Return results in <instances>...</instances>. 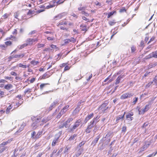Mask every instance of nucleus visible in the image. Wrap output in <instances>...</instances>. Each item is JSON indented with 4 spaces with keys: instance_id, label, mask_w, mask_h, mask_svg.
I'll list each match as a JSON object with an SVG mask.
<instances>
[{
    "instance_id": "53",
    "label": "nucleus",
    "mask_w": 157,
    "mask_h": 157,
    "mask_svg": "<svg viewBox=\"0 0 157 157\" xmlns=\"http://www.w3.org/2000/svg\"><path fill=\"white\" fill-rule=\"evenodd\" d=\"M127 128L125 126H123L122 128V132H123L125 133L126 131Z\"/></svg>"
},
{
    "instance_id": "57",
    "label": "nucleus",
    "mask_w": 157,
    "mask_h": 157,
    "mask_svg": "<svg viewBox=\"0 0 157 157\" xmlns=\"http://www.w3.org/2000/svg\"><path fill=\"white\" fill-rule=\"evenodd\" d=\"M153 82H150L147 83L146 86V87H149L153 83Z\"/></svg>"
},
{
    "instance_id": "12",
    "label": "nucleus",
    "mask_w": 157,
    "mask_h": 157,
    "mask_svg": "<svg viewBox=\"0 0 157 157\" xmlns=\"http://www.w3.org/2000/svg\"><path fill=\"white\" fill-rule=\"evenodd\" d=\"M51 75L49 71H47L40 77V79H42L48 78H49Z\"/></svg>"
},
{
    "instance_id": "26",
    "label": "nucleus",
    "mask_w": 157,
    "mask_h": 157,
    "mask_svg": "<svg viewBox=\"0 0 157 157\" xmlns=\"http://www.w3.org/2000/svg\"><path fill=\"white\" fill-rule=\"evenodd\" d=\"M59 138H55L52 143V146H54L56 145V144L58 142Z\"/></svg>"
},
{
    "instance_id": "37",
    "label": "nucleus",
    "mask_w": 157,
    "mask_h": 157,
    "mask_svg": "<svg viewBox=\"0 0 157 157\" xmlns=\"http://www.w3.org/2000/svg\"><path fill=\"white\" fill-rule=\"evenodd\" d=\"M64 114V113H63V112L60 110L59 113L58 114L56 118L58 119H59L60 118L62 115Z\"/></svg>"
},
{
    "instance_id": "54",
    "label": "nucleus",
    "mask_w": 157,
    "mask_h": 157,
    "mask_svg": "<svg viewBox=\"0 0 157 157\" xmlns=\"http://www.w3.org/2000/svg\"><path fill=\"white\" fill-rule=\"evenodd\" d=\"M5 95L4 92L0 90V96L1 98H2L4 96V95Z\"/></svg>"
},
{
    "instance_id": "14",
    "label": "nucleus",
    "mask_w": 157,
    "mask_h": 157,
    "mask_svg": "<svg viewBox=\"0 0 157 157\" xmlns=\"http://www.w3.org/2000/svg\"><path fill=\"white\" fill-rule=\"evenodd\" d=\"M58 101L57 100L54 101L49 107V110H52L53 108L55 107L57 104H58Z\"/></svg>"
},
{
    "instance_id": "51",
    "label": "nucleus",
    "mask_w": 157,
    "mask_h": 157,
    "mask_svg": "<svg viewBox=\"0 0 157 157\" xmlns=\"http://www.w3.org/2000/svg\"><path fill=\"white\" fill-rule=\"evenodd\" d=\"M153 57L155 58H157V52H152Z\"/></svg>"
},
{
    "instance_id": "21",
    "label": "nucleus",
    "mask_w": 157,
    "mask_h": 157,
    "mask_svg": "<svg viewBox=\"0 0 157 157\" xmlns=\"http://www.w3.org/2000/svg\"><path fill=\"white\" fill-rule=\"evenodd\" d=\"M70 105H67L64 106L61 110L63 113L64 114L68 110L69 108V107Z\"/></svg>"
},
{
    "instance_id": "64",
    "label": "nucleus",
    "mask_w": 157,
    "mask_h": 157,
    "mask_svg": "<svg viewBox=\"0 0 157 157\" xmlns=\"http://www.w3.org/2000/svg\"><path fill=\"white\" fill-rule=\"evenodd\" d=\"M153 82L155 83H157V75L155 76L154 78Z\"/></svg>"
},
{
    "instance_id": "35",
    "label": "nucleus",
    "mask_w": 157,
    "mask_h": 157,
    "mask_svg": "<svg viewBox=\"0 0 157 157\" xmlns=\"http://www.w3.org/2000/svg\"><path fill=\"white\" fill-rule=\"evenodd\" d=\"M82 6V4H80V7L78 8V10L79 11H82L85 10L86 9L85 7Z\"/></svg>"
},
{
    "instance_id": "52",
    "label": "nucleus",
    "mask_w": 157,
    "mask_h": 157,
    "mask_svg": "<svg viewBox=\"0 0 157 157\" xmlns=\"http://www.w3.org/2000/svg\"><path fill=\"white\" fill-rule=\"evenodd\" d=\"M131 49L132 53L134 52L136 50V48L134 46H132L131 48Z\"/></svg>"
},
{
    "instance_id": "33",
    "label": "nucleus",
    "mask_w": 157,
    "mask_h": 157,
    "mask_svg": "<svg viewBox=\"0 0 157 157\" xmlns=\"http://www.w3.org/2000/svg\"><path fill=\"white\" fill-rule=\"evenodd\" d=\"M82 18L83 20L86 21L87 22H92L94 20L93 19H92L91 20H89V19L87 18L85 16H82Z\"/></svg>"
},
{
    "instance_id": "43",
    "label": "nucleus",
    "mask_w": 157,
    "mask_h": 157,
    "mask_svg": "<svg viewBox=\"0 0 157 157\" xmlns=\"http://www.w3.org/2000/svg\"><path fill=\"white\" fill-rule=\"evenodd\" d=\"M5 44L7 47L11 45L12 44V42L10 41H7L5 42Z\"/></svg>"
},
{
    "instance_id": "63",
    "label": "nucleus",
    "mask_w": 157,
    "mask_h": 157,
    "mask_svg": "<svg viewBox=\"0 0 157 157\" xmlns=\"http://www.w3.org/2000/svg\"><path fill=\"white\" fill-rule=\"evenodd\" d=\"M155 64L149 65L148 66V68L149 69H150L151 68L155 67Z\"/></svg>"
},
{
    "instance_id": "10",
    "label": "nucleus",
    "mask_w": 157,
    "mask_h": 157,
    "mask_svg": "<svg viewBox=\"0 0 157 157\" xmlns=\"http://www.w3.org/2000/svg\"><path fill=\"white\" fill-rule=\"evenodd\" d=\"M51 119V117H44L40 122V125L43 126L44 124L47 122Z\"/></svg>"
},
{
    "instance_id": "34",
    "label": "nucleus",
    "mask_w": 157,
    "mask_h": 157,
    "mask_svg": "<svg viewBox=\"0 0 157 157\" xmlns=\"http://www.w3.org/2000/svg\"><path fill=\"white\" fill-rule=\"evenodd\" d=\"M30 63L33 65V66L37 65V64L39 63V62L38 61H36L34 60H32L30 62Z\"/></svg>"
},
{
    "instance_id": "60",
    "label": "nucleus",
    "mask_w": 157,
    "mask_h": 157,
    "mask_svg": "<svg viewBox=\"0 0 157 157\" xmlns=\"http://www.w3.org/2000/svg\"><path fill=\"white\" fill-rule=\"evenodd\" d=\"M40 119H41V118H40V117L37 118L35 119V122H36V123H38L39 122V121H40Z\"/></svg>"
},
{
    "instance_id": "9",
    "label": "nucleus",
    "mask_w": 157,
    "mask_h": 157,
    "mask_svg": "<svg viewBox=\"0 0 157 157\" xmlns=\"http://www.w3.org/2000/svg\"><path fill=\"white\" fill-rule=\"evenodd\" d=\"M133 94L131 93H126L123 94L120 97L121 99H124L131 97Z\"/></svg>"
},
{
    "instance_id": "20",
    "label": "nucleus",
    "mask_w": 157,
    "mask_h": 157,
    "mask_svg": "<svg viewBox=\"0 0 157 157\" xmlns=\"http://www.w3.org/2000/svg\"><path fill=\"white\" fill-rule=\"evenodd\" d=\"M94 115V114L93 113H92L89 115H88L85 118L84 121L85 123H86L87 122L90 120L91 118H92Z\"/></svg>"
},
{
    "instance_id": "61",
    "label": "nucleus",
    "mask_w": 157,
    "mask_h": 157,
    "mask_svg": "<svg viewBox=\"0 0 157 157\" xmlns=\"http://www.w3.org/2000/svg\"><path fill=\"white\" fill-rule=\"evenodd\" d=\"M140 46L141 47H142L143 48L144 47V43L143 40L141 41Z\"/></svg>"
},
{
    "instance_id": "7",
    "label": "nucleus",
    "mask_w": 157,
    "mask_h": 157,
    "mask_svg": "<svg viewBox=\"0 0 157 157\" xmlns=\"http://www.w3.org/2000/svg\"><path fill=\"white\" fill-rule=\"evenodd\" d=\"M90 124L88 125L86 129L85 130V131L87 133H89L91 132V129L94 127V121H92L90 122Z\"/></svg>"
},
{
    "instance_id": "27",
    "label": "nucleus",
    "mask_w": 157,
    "mask_h": 157,
    "mask_svg": "<svg viewBox=\"0 0 157 157\" xmlns=\"http://www.w3.org/2000/svg\"><path fill=\"white\" fill-rule=\"evenodd\" d=\"M13 87V86L12 85L10 84H8L4 86V88L5 89L9 90L11 88Z\"/></svg>"
},
{
    "instance_id": "45",
    "label": "nucleus",
    "mask_w": 157,
    "mask_h": 157,
    "mask_svg": "<svg viewBox=\"0 0 157 157\" xmlns=\"http://www.w3.org/2000/svg\"><path fill=\"white\" fill-rule=\"evenodd\" d=\"M45 45L44 44L38 43L37 44V47L38 48L43 47Z\"/></svg>"
},
{
    "instance_id": "19",
    "label": "nucleus",
    "mask_w": 157,
    "mask_h": 157,
    "mask_svg": "<svg viewBox=\"0 0 157 157\" xmlns=\"http://www.w3.org/2000/svg\"><path fill=\"white\" fill-rule=\"evenodd\" d=\"M126 112H124L123 114L122 115H119L117 117H116V121L117 122H118L120 120H123L125 114Z\"/></svg>"
},
{
    "instance_id": "36",
    "label": "nucleus",
    "mask_w": 157,
    "mask_h": 157,
    "mask_svg": "<svg viewBox=\"0 0 157 157\" xmlns=\"http://www.w3.org/2000/svg\"><path fill=\"white\" fill-rule=\"evenodd\" d=\"M17 66L19 67H21L23 68H26L27 67V66L26 65H23L21 63L18 64Z\"/></svg>"
},
{
    "instance_id": "5",
    "label": "nucleus",
    "mask_w": 157,
    "mask_h": 157,
    "mask_svg": "<svg viewBox=\"0 0 157 157\" xmlns=\"http://www.w3.org/2000/svg\"><path fill=\"white\" fill-rule=\"evenodd\" d=\"M150 107L151 105L150 104H147L145 105L144 108L143 109H138L139 114L140 115L144 114L145 112L149 110Z\"/></svg>"
},
{
    "instance_id": "50",
    "label": "nucleus",
    "mask_w": 157,
    "mask_h": 157,
    "mask_svg": "<svg viewBox=\"0 0 157 157\" xmlns=\"http://www.w3.org/2000/svg\"><path fill=\"white\" fill-rule=\"evenodd\" d=\"M69 39L70 42H72L75 43L76 42V39L74 37H71Z\"/></svg>"
},
{
    "instance_id": "16",
    "label": "nucleus",
    "mask_w": 157,
    "mask_h": 157,
    "mask_svg": "<svg viewBox=\"0 0 157 157\" xmlns=\"http://www.w3.org/2000/svg\"><path fill=\"white\" fill-rule=\"evenodd\" d=\"M89 28V27H87L86 25H80V28L81 30L82 31L84 32L85 33L87 31Z\"/></svg>"
},
{
    "instance_id": "49",
    "label": "nucleus",
    "mask_w": 157,
    "mask_h": 157,
    "mask_svg": "<svg viewBox=\"0 0 157 157\" xmlns=\"http://www.w3.org/2000/svg\"><path fill=\"white\" fill-rule=\"evenodd\" d=\"M116 23V22L114 20L109 22V24L110 26H113Z\"/></svg>"
},
{
    "instance_id": "48",
    "label": "nucleus",
    "mask_w": 157,
    "mask_h": 157,
    "mask_svg": "<svg viewBox=\"0 0 157 157\" xmlns=\"http://www.w3.org/2000/svg\"><path fill=\"white\" fill-rule=\"evenodd\" d=\"M152 57H153V56L152 53H151L149 55H148V56H146L145 57V59H147L151 58Z\"/></svg>"
},
{
    "instance_id": "42",
    "label": "nucleus",
    "mask_w": 157,
    "mask_h": 157,
    "mask_svg": "<svg viewBox=\"0 0 157 157\" xmlns=\"http://www.w3.org/2000/svg\"><path fill=\"white\" fill-rule=\"evenodd\" d=\"M76 136H77V135L75 134H74L72 136H71L69 137L68 140H73L75 139V137H76Z\"/></svg>"
},
{
    "instance_id": "8",
    "label": "nucleus",
    "mask_w": 157,
    "mask_h": 157,
    "mask_svg": "<svg viewBox=\"0 0 157 157\" xmlns=\"http://www.w3.org/2000/svg\"><path fill=\"white\" fill-rule=\"evenodd\" d=\"M73 119L72 117L69 118L63 124V126H59V128H63L64 126L66 128H67L68 127V125L71 122L73 121Z\"/></svg>"
},
{
    "instance_id": "39",
    "label": "nucleus",
    "mask_w": 157,
    "mask_h": 157,
    "mask_svg": "<svg viewBox=\"0 0 157 157\" xmlns=\"http://www.w3.org/2000/svg\"><path fill=\"white\" fill-rule=\"evenodd\" d=\"M80 13L82 14L85 15L86 16H89V14L86 12L85 10L82 11H81Z\"/></svg>"
},
{
    "instance_id": "55",
    "label": "nucleus",
    "mask_w": 157,
    "mask_h": 157,
    "mask_svg": "<svg viewBox=\"0 0 157 157\" xmlns=\"http://www.w3.org/2000/svg\"><path fill=\"white\" fill-rule=\"evenodd\" d=\"M130 21V20H129V19H128L127 20L126 22H124L123 24H122V26L124 27L127 24H128L129 21Z\"/></svg>"
},
{
    "instance_id": "17",
    "label": "nucleus",
    "mask_w": 157,
    "mask_h": 157,
    "mask_svg": "<svg viewBox=\"0 0 157 157\" xmlns=\"http://www.w3.org/2000/svg\"><path fill=\"white\" fill-rule=\"evenodd\" d=\"M13 140V138H11L10 139L8 140L6 142H4L0 144V147H2L10 143Z\"/></svg>"
},
{
    "instance_id": "46",
    "label": "nucleus",
    "mask_w": 157,
    "mask_h": 157,
    "mask_svg": "<svg viewBox=\"0 0 157 157\" xmlns=\"http://www.w3.org/2000/svg\"><path fill=\"white\" fill-rule=\"evenodd\" d=\"M36 132L35 131H33L31 134V137L33 139H35V136L36 135Z\"/></svg>"
},
{
    "instance_id": "47",
    "label": "nucleus",
    "mask_w": 157,
    "mask_h": 157,
    "mask_svg": "<svg viewBox=\"0 0 157 157\" xmlns=\"http://www.w3.org/2000/svg\"><path fill=\"white\" fill-rule=\"evenodd\" d=\"M27 46L26 43H24L19 46V49H21L24 48Z\"/></svg>"
},
{
    "instance_id": "41",
    "label": "nucleus",
    "mask_w": 157,
    "mask_h": 157,
    "mask_svg": "<svg viewBox=\"0 0 157 157\" xmlns=\"http://www.w3.org/2000/svg\"><path fill=\"white\" fill-rule=\"evenodd\" d=\"M149 123L148 121H146L145 122L143 125L142 126V128H146V127L148 126V125L149 124Z\"/></svg>"
},
{
    "instance_id": "1",
    "label": "nucleus",
    "mask_w": 157,
    "mask_h": 157,
    "mask_svg": "<svg viewBox=\"0 0 157 157\" xmlns=\"http://www.w3.org/2000/svg\"><path fill=\"white\" fill-rule=\"evenodd\" d=\"M67 23L66 21L64 22L63 21H62L58 23L56 25L61 30L67 31L68 29L65 27V25H67Z\"/></svg>"
},
{
    "instance_id": "6",
    "label": "nucleus",
    "mask_w": 157,
    "mask_h": 157,
    "mask_svg": "<svg viewBox=\"0 0 157 157\" xmlns=\"http://www.w3.org/2000/svg\"><path fill=\"white\" fill-rule=\"evenodd\" d=\"M107 104L104 103L102 104L99 108V109L100 110L101 113H104L105 111L107 109L108 107L107 106Z\"/></svg>"
},
{
    "instance_id": "38",
    "label": "nucleus",
    "mask_w": 157,
    "mask_h": 157,
    "mask_svg": "<svg viewBox=\"0 0 157 157\" xmlns=\"http://www.w3.org/2000/svg\"><path fill=\"white\" fill-rule=\"evenodd\" d=\"M119 12L120 13H123L124 12H126V10L125 7H123L120 10Z\"/></svg>"
},
{
    "instance_id": "40",
    "label": "nucleus",
    "mask_w": 157,
    "mask_h": 157,
    "mask_svg": "<svg viewBox=\"0 0 157 157\" xmlns=\"http://www.w3.org/2000/svg\"><path fill=\"white\" fill-rule=\"evenodd\" d=\"M100 117V116L98 115L92 121H94V123L95 122L96 123L98 122V119Z\"/></svg>"
},
{
    "instance_id": "23",
    "label": "nucleus",
    "mask_w": 157,
    "mask_h": 157,
    "mask_svg": "<svg viewBox=\"0 0 157 157\" xmlns=\"http://www.w3.org/2000/svg\"><path fill=\"white\" fill-rule=\"evenodd\" d=\"M43 132V131H39L35 136V139H37L40 138Z\"/></svg>"
},
{
    "instance_id": "22",
    "label": "nucleus",
    "mask_w": 157,
    "mask_h": 157,
    "mask_svg": "<svg viewBox=\"0 0 157 157\" xmlns=\"http://www.w3.org/2000/svg\"><path fill=\"white\" fill-rule=\"evenodd\" d=\"M32 92V89L27 88L26 89L24 92L25 95H29Z\"/></svg>"
},
{
    "instance_id": "3",
    "label": "nucleus",
    "mask_w": 157,
    "mask_h": 157,
    "mask_svg": "<svg viewBox=\"0 0 157 157\" xmlns=\"http://www.w3.org/2000/svg\"><path fill=\"white\" fill-rule=\"evenodd\" d=\"M67 13H62L54 16L53 17L52 20L54 22H55L56 21L59 20L65 17Z\"/></svg>"
},
{
    "instance_id": "2",
    "label": "nucleus",
    "mask_w": 157,
    "mask_h": 157,
    "mask_svg": "<svg viewBox=\"0 0 157 157\" xmlns=\"http://www.w3.org/2000/svg\"><path fill=\"white\" fill-rule=\"evenodd\" d=\"M82 120L81 119L77 120L75 122L72 128L70 129V132H73L82 123Z\"/></svg>"
},
{
    "instance_id": "25",
    "label": "nucleus",
    "mask_w": 157,
    "mask_h": 157,
    "mask_svg": "<svg viewBox=\"0 0 157 157\" xmlns=\"http://www.w3.org/2000/svg\"><path fill=\"white\" fill-rule=\"evenodd\" d=\"M50 84L49 83H42L40 85V88L41 90H43L44 88L47 85H49Z\"/></svg>"
},
{
    "instance_id": "24",
    "label": "nucleus",
    "mask_w": 157,
    "mask_h": 157,
    "mask_svg": "<svg viewBox=\"0 0 157 157\" xmlns=\"http://www.w3.org/2000/svg\"><path fill=\"white\" fill-rule=\"evenodd\" d=\"M83 149H79L76 152L75 155L76 157L79 156L82 153Z\"/></svg>"
},
{
    "instance_id": "29",
    "label": "nucleus",
    "mask_w": 157,
    "mask_h": 157,
    "mask_svg": "<svg viewBox=\"0 0 157 157\" xmlns=\"http://www.w3.org/2000/svg\"><path fill=\"white\" fill-rule=\"evenodd\" d=\"M11 15V13H5L2 15V17L3 19H7Z\"/></svg>"
},
{
    "instance_id": "28",
    "label": "nucleus",
    "mask_w": 157,
    "mask_h": 157,
    "mask_svg": "<svg viewBox=\"0 0 157 157\" xmlns=\"http://www.w3.org/2000/svg\"><path fill=\"white\" fill-rule=\"evenodd\" d=\"M100 138V136L99 135L97 136L94 140L92 142V144H93L94 145H95Z\"/></svg>"
},
{
    "instance_id": "44",
    "label": "nucleus",
    "mask_w": 157,
    "mask_h": 157,
    "mask_svg": "<svg viewBox=\"0 0 157 157\" xmlns=\"http://www.w3.org/2000/svg\"><path fill=\"white\" fill-rule=\"evenodd\" d=\"M50 47L51 48H52L50 50H52L53 49L56 48V50H57L58 49V48L56 47V46L55 45H53V44H51L50 45Z\"/></svg>"
},
{
    "instance_id": "11",
    "label": "nucleus",
    "mask_w": 157,
    "mask_h": 157,
    "mask_svg": "<svg viewBox=\"0 0 157 157\" xmlns=\"http://www.w3.org/2000/svg\"><path fill=\"white\" fill-rule=\"evenodd\" d=\"M133 113L132 112H131L128 113L126 115V119L128 122H130L133 120V118L132 117V116L133 115Z\"/></svg>"
},
{
    "instance_id": "58",
    "label": "nucleus",
    "mask_w": 157,
    "mask_h": 157,
    "mask_svg": "<svg viewBox=\"0 0 157 157\" xmlns=\"http://www.w3.org/2000/svg\"><path fill=\"white\" fill-rule=\"evenodd\" d=\"M70 67H69L67 65L65 66L64 69V71H67L68 70L70 69Z\"/></svg>"
},
{
    "instance_id": "59",
    "label": "nucleus",
    "mask_w": 157,
    "mask_h": 157,
    "mask_svg": "<svg viewBox=\"0 0 157 157\" xmlns=\"http://www.w3.org/2000/svg\"><path fill=\"white\" fill-rule=\"evenodd\" d=\"M10 74L12 75L15 76H17V73L14 71H11L10 72Z\"/></svg>"
},
{
    "instance_id": "18",
    "label": "nucleus",
    "mask_w": 157,
    "mask_h": 157,
    "mask_svg": "<svg viewBox=\"0 0 157 157\" xmlns=\"http://www.w3.org/2000/svg\"><path fill=\"white\" fill-rule=\"evenodd\" d=\"M25 56L24 53H21L20 54H16L13 56V58H16L18 59L22 58Z\"/></svg>"
},
{
    "instance_id": "31",
    "label": "nucleus",
    "mask_w": 157,
    "mask_h": 157,
    "mask_svg": "<svg viewBox=\"0 0 157 157\" xmlns=\"http://www.w3.org/2000/svg\"><path fill=\"white\" fill-rule=\"evenodd\" d=\"M116 11L115 10L111 12L108 13L107 18H109L112 16L114 14L116 13Z\"/></svg>"
},
{
    "instance_id": "13",
    "label": "nucleus",
    "mask_w": 157,
    "mask_h": 157,
    "mask_svg": "<svg viewBox=\"0 0 157 157\" xmlns=\"http://www.w3.org/2000/svg\"><path fill=\"white\" fill-rule=\"evenodd\" d=\"M56 5H57L56 0H53L50 2L49 5L47 6L46 7V8L47 9H48L50 8H52L54 7Z\"/></svg>"
},
{
    "instance_id": "62",
    "label": "nucleus",
    "mask_w": 157,
    "mask_h": 157,
    "mask_svg": "<svg viewBox=\"0 0 157 157\" xmlns=\"http://www.w3.org/2000/svg\"><path fill=\"white\" fill-rule=\"evenodd\" d=\"M135 100L133 101L132 102L133 104H135L136 102H137L138 100V98L137 97H135Z\"/></svg>"
},
{
    "instance_id": "15",
    "label": "nucleus",
    "mask_w": 157,
    "mask_h": 157,
    "mask_svg": "<svg viewBox=\"0 0 157 157\" xmlns=\"http://www.w3.org/2000/svg\"><path fill=\"white\" fill-rule=\"evenodd\" d=\"M124 77V75H121L119 76L116 80V82H115V84L117 85V84H119L120 82L121 79L123 78Z\"/></svg>"
},
{
    "instance_id": "4",
    "label": "nucleus",
    "mask_w": 157,
    "mask_h": 157,
    "mask_svg": "<svg viewBox=\"0 0 157 157\" xmlns=\"http://www.w3.org/2000/svg\"><path fill=\"white\" fill-rule=\"evenodd\" d=\"M38 40L37 38L35 39L28 38L26 40V44L27 46L32 45L36 43Z\"/></svg>"
},
{
    "instance_id": "56",
    "label": "nucleus",
    "mask_w": 157,
    "mask_h": 157,
    "mask_svg": "<svg viewBox=\"0 0 157 157\" xmlns=\"http://www.w3.org/2000/svg\"><path fill=\"white\" fill-rule=\"evenodd\" d=\"M6 47L4 45H0V48L2 50H6Z\"/></svg>"
},
{
    "instance_id": "32",
    "label": "nucleus",
    "mask_w": 157,
    "mask_h": 157,
    "mask_svg": "<svg viewBox=\"0 0 157 157\" xmlns=\"http://www.w3.org/2000/svg\"><path fill=\"white\" fill-rule=\"evenodd\" d=\"M0 150V153H2L5 150H8V147L7 146H3Z\"/></svg>"
},
{
    "instance_id": "30",
    "label": "nucleus",
    "mask_w": 157,
    "mask_h": 157,
    "mask_svg": "<svg viewBox=\"0 0 157 157\" xmlns=\"http://www.w3.org/2000/svg\"><path fill=\"white\" fill-rule=\"evenodd\" d=\"M12 105H10L7 108L6 111V114H8L10 113V110L12 108Z\"/></svg>"
}]
</instances>
